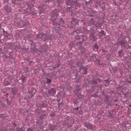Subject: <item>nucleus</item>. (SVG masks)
I'll return each mask as SVG.
<instances>
[{"label": "nucleus", "mask_w": 131, "mask_h": 131, "mask_svg": "<svg viewBox=\"0 0 131 131\" xmlns=\"http://www.w3.org/2000/svg\"><path fill=\"white\" fill-rule=\"evenodd\" d=\"M126 36L124 35V33H122L121 35L119 36L118 41L116 43V46L120 45L123 49H126L127 41H126Z\"/></svg>", "instance_id": "obj_1"}, {"label": "nucleus", "mask_w": 131, "mask_h": 131, "mask_svg": "<svg viewBox=\"0 0 131 131\" xmlns=\"http://www.w3.org/2000/svg\"><path fill=\"white\" fill-rule=\"evenodd\" d=\"M80 87L78 84H76L74 86V94H75L78 97V99H83L84 98V95H82L80 94Z\"/></svg>", "instance_id": "obj_2"}, {"label": "nucleus", "mask_w": 131, "mask_h": 131, "mask_svg": "<svg viewBox=\"0 0 131 131\" xmlns=\"http://www.w3.org/2000/svg\"><path fill=\"white\" fill-rule=\"evenodd\" d=\"M98 81L99 82L98 83H100V82L101 81V80L98 77L93 78V80L92 81V85H97V84H98Z\"/></svg>", "instance_id": "obj_3"}, {"label": "nucleus", "mask_w": 131, "mask_h": 131, "mask_svg": "<svg viewBox=\"0 0 131 131\" xmlns=\"http://www.w3.org/2000/svg\"><path fill=\"white\" fill-rule=\"evenodd\" d=\"M57 17H58V14H54L53 15V16L51 17V20L52 22H53L54 25H57L58 23H57Z\"/></svg>", "instance_id": "obj_4"}, {"label": "nucleus", "mask_w": 131, "mask_h": 131, "mask_svg": "<svg viewBox=\"0 0 131 131\" xmlns=\"http://www.w3.org/2000/svg\"><path fill=\"white\" fill-rule=\"evenodd\" d=\"M52 39V36L50 34H45L44 35V41H48V40H50Z\"/></svg>", "instance_id": "obj_5"}, {"label": "nucleus", "mask_w": 131, "mask_h": 131, "mask_svg": "<svg viewBox=\"0 0 131 131\" xmlns=\"http://www.w3.org/2000/svg\"><path fill=\"white\" fill-rule=\"evenodd\" d=\"M96 58L97 55L96 54H94L92 56H90L89 58H88V62H94V59H96Z\"/></svg>", "instance_id": "obj_6"}, {"label": "nucleus", "mask_w": 131, "mask_h": 131, "mask_svg": "<svg viewBox=\"0 0 131 131\" xmlns=\"http://www.w3.org/2000/svg\"><path fill=\"white\" fill-rule=\"evenodd\" d=\"M45 33H38L36 35V38H37V39H38V40H39V39H42V37H43Z\"/></svg>", "instance_id": "obj_7"}, {"label": "nucleus", "mask_w": 131, "mask_h": 131, "mask_svg": "<svg viewBox=\"0 0 131 131\" xmlns=\"http://www.w3.org/2000/svg\"><path fill=\"white\" fill-rule=\"evenodd\" d=\"M48 95H54V94H55L56 93V89L51 88L48 91Z\"/></svg>", "instance_id": "obj_8"}, {"label": "nucleus", "mask_w": 131, "mask_h": 131, "mask_svg": "<svg viewBox=\"0 0 131 131\" xmlns=\"http://www.w3.org/2000/svg\"><path fill=\"white\" fill-rule=\"evenodd\" d=\"M49 129H50L51 131L56 130V129H57V125L49 124Z\"/></svg>", "instance_id": "obj_9"}, {"label": "nucleus", "mask_w": 131, "mask_h": 131, "mask_svg": "<svg viewBox=\"0 0 131 131\" xmlns=\"http://www.w3.org/2000/svg\"><path fill=\"white\" fill-rule=\"evenodd\" d=\"M23 27H27L29 25V21L26 20L22 21Z\"/></svg>", "instance_id": "obj_10"}, {"label": "nucleus", "mask_w": 131, "mask_h": 131, "mask_svg": "<svg viewBox=\"0 0 131 131\" xmlns=\"http://www.w3.org/2000/svg\"><path fill=\"white\" fill-rule=\"evenodd\" d=\"M94 63H95V65H98V66H102V63L101 62V60H100V59H96L94 61Z\"/></svg>", "instance_id": "obj_11"}, {"label": "nucleus", "mask_w": 131, "mask_h": 131, "mask_svg": "<svg viewBox=\"0 0 131 131\" xmlns=\"http://www.w3.org/2000/svg\"><path fill=\"white\" fill-rule=\"evenodd\" d=\"M28 8L31 9L33 6H34V0H33L31 2H29L27 4Z\"/></svg>", "instance_id": "obj_12"}, {"label": "nucleus", "mask_w": 131, "mask_h": 131, "mask_svg": "<svg viewBox=\"0 0 131 131\" xmlns=\"http://www.w3.org/2000/svg\"><path fill=\"white\" fill-rule=\"evenodd\" d=\"M84 41V39L82 38V41H78L76 43V46H77V47H79V48H81V46H82V42Z\"/></svg>", "instance_id": "obj_13"}, {"label": "nucleus", "mask_w": 131, "mask_h": 131, "mask_svg": "<svg viewBox=\"0 0 131 131\" xmlns=\"http://www.w3.org/2000/svg\"><path fill=\"white\" fill-rule=\"evenodd\" d=\"M4 9L6 12H8V13H10L11 12L12 9L11 8V7L9 6V5H6L4 7Z\"/></svg>", "instance_id": "obj_14"}, {"label": "nucleus", "mask_w": 131, "mask_h": 131, "mask_svg": "<svg viewBox=\"0 0 131 131\" xmlns=\"http://www.w3.org/2000/svg\"><path fill=\"white\" fill-rule=\"evenodd\" d=\"M40 119L43 120V119H46L47 118V114L46 113H42L39 116Z\"/></svg>", "instance_id": "obj_15"}, {"label": "nucleus", "mask_w": 131, "mask_h": 131, "mask_svg": "<svg viewBox=\"0 0 131 131\" xmlns=\"http://www.w3.org/2000/svg\"><path fill=\"white\" fill-rule=\"evenodd\" d=\"M26 12L28 13V15H36V13L34 12L33 11H31V10L30 9H27L26 10Z\"/></svg>", "instance_id": "obj_16"}, {"label": "nucleus", "mask_w": 131, "mask_h": 131, "mask_svg": "<svg viewBox=\"0 0 131 131\" xmlns=\"http://www.w3.org/2000/svg\"><path fill=\"white\" fill-rule=\"evenodd\" d=\"M12 93L13 95H17V93H18V89L16 88H12Z\"/></svg>", "instance_id": "obj_17"}, {"label": "nucleus", "mask_w": 131, "mask_h": 131, "mask_svg": "<svg viewBox=\"0 0 131 131\" xmlns=\"http://www.w3.org/2000/svg\"><path fill=\"white\" fill-rule=\"evenodd\" d=\"M73 0H67L66 5L67 6H72L73 5Z\"/></svg>", "instance_id": "obj_18"}, {"label": "nucleus", "mask_w": 131, "mask_h": 131, "mask_svg": "<svg viewBox=\"0 0 131 131\" xmlns=\"http://www.w3.org/2000/svg\"><path fill=\"white\" fill-rule=\"evenodd\" d=\"M39 52H40V53H45L47 52V49H46V46L43 45L42 46H41V49L39 50Z\"/></svg>", "instance_id": "obj_19"}, {"label": "nucleus", "mask_w": 131, "mask_h": 131, "mask_svg": "<svg viewBox=\"0 0 131 131\" xmlns=\"http://www.w3.org/2000/svg\"><path fill=\"white\" fill-rule=\"evenodd\" d=\"M81 70L83 72V74H86L88 73V68L86 67H82L81 68Z\"/></svg>", "instance_id": "obj_20"}, {"label": "nucleus", "mask_w": 131, "mask_h": 131, "mask_svg": "<svg viewBox=\"0 0 131 131\" xmlns=\"http://www.w3.org/2000/svg\"><path fill=\"white\" fill-rule=\"evenodd\" d=\"M12 3L13 5H19L21 4V0H12Z\"/></svg>", "instance_id": "obj_21"}, {"label": "nucleus", "mask_w": 131, "mask_h": 131, "mask_svg": "<svg viewBox=\"0 0 131 131\" xmlns=\"http://www.w3.org/2000/svg\"><path fill=\"white\" fill-rule=\"evenodd\" d=\"M85 126L88 129H93V125H92L90 123L85 124Z\"/></svg>", "instance_id": "obj_22"}, {"label": "nucleus", "mask_w": 131, "mask_h": 131, "mask_svg": "<svg viewBox=\"0 0 131 131\" xmlns=\"http://www.w3.org/2000/svg\"><path fill=\"white\" fill-rule=\"evenodd\" d=\"M30 93L31 95H35L36 94V90L34 88H32L30 91Z\"/></svg>", "instance_id": "obj_23"}, {"label": "nucleus", "mask_w": 131, "mask_h": 131, "mask_svg": "<svg viewBox=\"0 0 131 131\" xmlns=\"http://www.w3.org/2000/svg\"><path fill=\"white\" fill-rule=\"evenodd\" d=\"M105 35H106V33H105V31L101 30V32H99V36H100V37H102V36H104Z\"/></svg>", "instance_id": "obj_24"}, {"label": "nucleus", "mask_w": 131, "mask_h": 131, "mask_svg": "<svg viewBox=\"0 0 131 131\" xmlns=\"http://www.w3.org/2000/svg\"><path fill=\"white\" fill-rule=\"evenodd\" d=\"M99 49V46H98V44H95L93 46V51L95 52H98V50Z\"/></svg>", "instance_id": "obj_25"}, {"label": "nucleus", "mask_w": 131, "mask_h": 131, "mask_svg": "<svg viewBox=\"0 0 131 131\" xmlns=\"http://www.w3.org/2000/svg\"><path fill=\"white\" fill-rule=\"evenodd\" d=\"M73 4L75 7H78V6H79V3H78V0H74Z\"/></svg>", "instance_id": "obj_26"}, {"label": "nucleus", "mask_w": 131, "mask_h": 131, "mask_svg": "<svg viewBox=\"0 0 131 131\" xmlns=\"http://www.w3.org/2000/svg\"><path fill=\"white\" fill-rule=\"evenodd\" d=\"M108 117L111 119H112V118H114V114L113 113H112V112L110 111L108 112Z\"/></svg>", "instance_id": "obj_27"}, {"label": "nucleus", "mask_w": 131, "mask_h": 131, "mask_svg": "<svg viewBox=\"0 0 131 131\" xmlns=\"http://www.w3.org/2000/svg\"><path fill=\"white\" fill-rule=\"evenodd\" d=\"M103 82H105V83L104 84L105 86H108L109 84L110 83V81H109V80L108 79L104 80L103 81Z\"/></svg>", "instance_id": "obj_28"}, {"label": "nucleus", "mask_w": 131, "mask_h": 131, "mask_svg": "<svg viewBox=\"0 0 131 131\" xmlns=\"http://www.w3.org/2000/svg\"><path fill=\"white\" fill-rule=\"evenodd\" d=\"M16 131H25V127H17L16 128Z\"/></svg>", "instance_id": "obj_29"}, {"label": "nucleus", "mask_w": 131, "mask_h": 131, "mask_svg": "<svg viewBox=\"0 0 131 131\" xmlns=\"http://www.w3.org/2000/svg\"><path fill=\"white\" fill-rule=\"evenodd\" d=\"M48 107V104L46 103H42L40 106L39 107L41 108H47Z\"/></svg>", "instance_id": "obj_30"}, {"label": "nucleus", "mask_w": 131, "mask_h": 131, "mask_svg": "<svg viewBox=\"0 0 131 131\" xmlns=\"http://www.w3.org/2000/svg\"><path fill=\"white\" fill-rule=\"evenodd\" d=\"M1 131H10L8 130V128L5 126H2L0 129Z\"/></svg>", "instance_id": "obj_31"}, {"label": "nucleus", "mask_w": 131, "mask_h": 131, "mask_svg": "<svg viewBox=\"0 0 131 131\" xmlns=\"http://www.w3.org/2000/svg\"><path fill=\"white\" fill-rule=\"evenodd\" d=\"M46 83L47 84H50V83H52V80L49 78H46Z\"/></svg>", "instance_id": "obj_32"}, {"label": "nucleus", "mask_w": 131, "mask_h": 131, "mask_svg": "<svg viewBox=\"0 0 131 131\" xmlns=\"http://www.w3.org/2000/svg\"><path fill=\"white\" fill-rule=\"evenodd\" d=\"M73 103L75 106V105L77 106V104H78V99H77V98H75L73 100Z\"/></svg>", "instance_id": "obj_33"}, {"label": "nucleus", "mask_w": 131, "mask_h": 131, "mask_svg": "<svg viewBox=\"0 0 131 131\" xmlns=\"http://www.w3.org/2000/svg\"><path fill=\"white\" fill-rule=\"evenodd\" d=\"M38 9H39L40 11H41L39 12V14H41V13H43V10H42V5H40L38 6Z\"/></svg>", "instance_id": "obj_34"}, {"label": "nucleus", "mask_w": 131, "mask_h": 131, "mask_svg": "<svg viewBox=\"0 0 131 131\" xmlns=\"http://www.w3.org/2000/svg\"><path fill=\"white\" fill-rule=\"evenodd\" d=\"M10 83L8 81H5L4 83V86H7V85H10Z\"/></svg>", "instance_id": "obj_35"}, {"label": "nucleus", "mask_w": 131, "mask_h": 131, "mask_svg": "<svg viewBox=\"0 0 131 131\" xmlns=\"http://www.w3.org/2000/svg\"><path fill=\"white\" fill-rule=\"evenodd\" d=\"M109 99H110V96L109 95H105V100L106 101V102H109Z\"/></svg>", "instance_id": "obj_36"}, {"label": "nucleus", "mask_w": 131, "mask_h": 131, "mask_svg": "<svg viewBox=\"0 0 131 131\" xmlns=\"http://www.w3.org/2000/svg\"><path fill=\"white\" fill-rule=\"evenodd\" d=\"M72 11V7H67V11L69 13H70Z\"/></svg>", "instance_id": "obj_37"}, {"label": "nucleus", "mask_w": 131, "mask_h": 131, "mask_svg": "<svg viewBox=\"0 0 131 131\" xmlns=\"http://www.w3.org/2000/svg\"><path fill=\"white\" fill-rule=\"evenodd\" d=\"M77 66L78 67H79L81 69V68H82V63H81V62H77Z\"/></svg>", "instance_id": "obj_38"}, {"label": "nucleus", "mask_w": 131, "mask_h": 131, "mask_svg": "<svg viewBox=\"0 0 131 131\" xmlns=\"http://www.w3.org/2000/svg\"><path fill=\"white\" fill-rule=\"evenodd\" d=\"M89 24H95V20H94V19L91 18V19L89 20Z\"/></svg>", "instance_id": "obj_39"}, {"label": "nucleus", "mask_w": 131, "mask_h": 131, "mask_svg": "<svg viewBox=\"0 0 131 131\" xmlns=\"http://www.w3.org/2000/svg\"><path fill=\"white\" fill-rule=\"evenodd\" d=\"M0 118H2V119H5V118H6V117L5 116V114H1Z\"/></svg>", "instance_id": "obj_40"}, {"label": "nucleus", "mask_w": 131, "mask_h": 131, "mask_svg": "<svg viewBox=\"0 0 131 131\" xmlns=\"http://www.w3.org/2000/svg\"><path fill=\"white\" fill-rule=\"evenodd\" d=\"M2 106V107H5V104H4V103H3V100H1L0 99V107L1 106Z\"/></svg>", "instance_id": "obj_41"}, {"label": "nucleus", "mask_w": 131, "mask_h": 131, "mask_svg": "<svg viewBox=\"0 0 131 131\" xmlns=\"http://www.w3.org/2000/svg\"><path fill=\"white\" fill-rule=\"evenodd\" d=\"M81 52H82V54H84V53H85V49L84 48H82L81 49Z\"/></svg>", "instance_id": "obj_42"}, {"label": "nucleus", "mask_w": 131, "mask_h": 131, "mask_svg": "<svg viewBox=\"0 0 131 131\" xmlns=\"http://www.w3.org/2000/svg\"><path fill=\"white\" fill-rule=\"evenodd\" d=\"M30 42L31 43V46H32L33 47H35V43L33 42V40H30Z\"/></svg>", "instance_id": "obj_43"}, {"label": "nucleus", "mask_w": 131, "mask_h": 131, "mask_svg": "<svg viewBox=\"0 0 131 131\" xmlns=\"http://www.w3.org/2000/svg\"><path fill=\"white\" fill-rule=\"evenodd\" d=\"M6 102H7L8 105H11V101H10V100H9V98H7L6 99Z\"/></svg>", "instance_id": "obj_44"}, {"label": "nucleus", "mask_w": 131, "mask_h": 131, "mask_svg": "<svg viewBox=\"0 0 131 131\" xmlns=\"http://www.w3.org/2000/svg\"><path fill=\"white\" fill-rule=\"evenodd\" d=\"M126 124H126V123H123L122 124V127H124V128H126L127 127V126H126Z\"/></svg>", "instance_id": "obj_45"}, {"label": "nucleus", "mask_w": 131, "mask_h": 131, "mask_svg": "<svg viewBox=\"0 0 131 131\" xmlns=\"http://www.w3.org/2000/svg\"><path fill=\"white\" fill-rule=\"evenodd\" d=\"M92 97H94V98H98V97H99V95H98V94H93L92 95Z\"/></svg>", "instance_id": "obj_46"}, {"label": "nucleus", "mask_w": 131, "mask_h": 131, "mask_svg": "<svg viewBox=\"0 0 131 131\" xmlns=\"http://www.w3.org/2000/svg\"><path fill=\"white\" fill-rule=\"evenodd\" d=\"M92 38H93V41H96V37H95V35L94 34H93L92 35Z\"/></svg>", "instance_id": "obj_47"}, {"label": "nucleus", "mask_w": 131, "mask_h": 131, "mask_svg": "<svg viewBox=\"0 0 131 131\" xmlns=\"http://www.w3.org/2000/svg\"><path fill=\"white\" fill-rule=\"evenodd\" d=\"M30 119V117H28L26 118V122H29V120Z\"/></svg>", "instance_id": "obj_48"}, {"label": "nucleus", "mask_w": 131, "mask_h": 131, "mask_svg": "<svg viewBox=\"0 0 131 131\" xmlns=\"http://www.w3.org/2000/svg\"><path fill=\"white\" fill-rule=\"evenodd\" d=\"M122 53V50H121L120 51H119L118 53V54H119V56H121Z\"/></svg>", "instance_id": "obj_49"}, {"label": "nucleus", "mask_w": 131, "mask_h": 131, "mask_svg": "<svg viewBox=\"0 0 131 131\" xmlns=\"http://www.w3.org/2000/svg\"><path fill=\"white\" fill-rule=\"evenodd\" d=\"M126 82H128V83H131V81L129 78H127Z\"/></svg>", "instance_id": "obj_50"}, {"label": "nucleus", "mask_w": 131, "mask_h": 131, "mask_svg": "<svg viewBox=\"0 0 131 131\" xmlns=\"http://www.w3.org/2000/svg\"><path fill=\"white\" fill-rule=\"evenodd\" d=\"M84 82L85 83L86 85H89V81L88 80H85Z\"/></svg>", "instance_id": "obj_51"}, {"label": "nucleus", "mask_w": 131, "mask_h": 131, "mask_svg": "<svg viewBox=\"0 0 131 131\" xmlns=\"http://www.w3.org/2000/svg\"><path fill=\"white\" fill-rule=\"evenodd\" d=\"M27 131H33V128H28Z\"/></svg>", "instance_id": "obj_52"}, {"label": "nucleus", "mask_w": 131, "mask_h": 131, "mask_svg": "<svg viewBox=\"0 0 131 131\" xmlns=\"http://www.w3.org/2000/svg\"><path fill=\"white\" fill-rule=\"evenodd\" d=\"M36 112H37V113H38V114H40L41 111L40 110H36Z\"/></svg>", "instance_id": "obj_53"}, {"label": "nucleus", "mask_w": 131, "mask_h": 131, "mask_svg": "<svg viewBox=\"0 0 131 131\" xmlns=\"http://www.w3.org/2000/svg\"><path fill=\"white\" fill-rule=\"evenodd\" d=\"M21 49L23 50V51H26V48H25V47H23L21 48Z\"/></svg>", "instance_id": "obj_54"}, {"label": "nucleus", "mask_w": 131, "mask_h": 131, "mask_svg": "<svg viewBox=\"0 0 131 131\" xmlns=\"http://www.w3.org/2000/svg\"><path fill=\"white\" fill-rule=\"evenodd\" d=\"M4 58L5 59H8V58H10V55L7 56V55H5Z\"/></svg>", "instance_id": "obj_55"}, {"label": "nucleus", "mask_w": 131, "mask_h": 131, "mask_svg": "<svg viewBox=\"0 0 131 131\" xmlns=\"http://www.w3.org/2000/svg\"><path fill=\"white\" fill-rule=\"evenodd\" d=\"M108 94H114V91H111V92H108Z\"/></svg>", "instance_id": "obj_56"}, {"label": "nucleus", "mask_w": 131, "mask_h": 131, "mask_svg": "<svg viewBox=\"0 0 131 131\" xmlns=\"http://www.w3.org/2000/svg\"><path fill=\"white\" fill-rule=\"evenodd\" d=\"M3 32H4V34H8L7 32V31H5V29H3Z\"/></svg>", "instance_id": "obj_57"}, {"label": "nucleus", "mask_w": 131, "mask_h": 131, "mask_svg": "<svg viewBox=\"0 0 131 131\" xmlns=\"http://www.w3.org/2000/svg\"><path fill=\"white\" fill-rule=\"evenodd\" d=\"M6 37H9V36H10V33H8V34H6Z\"/></svg>", "instance_id": "obj_58"}, {"label": "nucleus", "mask_w": 131, "mask_h": 131, "mask_svg": "<svg viewBox=\"0 0 131 131\" xmlns=\"http://www.w3.org/2000/svg\"><path fill=\"white\" fill-rule=\"evenodd\" d=\"M12 125H13L14 128H15V127H16V126H17V125L15 123H13Z\"/></svg>", "instance_id": "obj_59"}, {"label": "nucleus", "mask_w": 131, "mask_h": 131, "mask_svg": "<svg viewBox=\"0 0 131 131\" xmlns=\"http://www.w3.org/2000/svg\"><path fill=\"white\" fill-rule=\"evenodd\" d=\"M58 67H60V64H57L56 65L55 68H58Z\"/></svg>", "instance_id": "obj_60"}, {"label": "nucleus", "mask_w": 131, "mask_h": 131, "mask_svg": "<svg viewBox=\"0 0 131 131\" xmlns=\"http://www.w3.org/2000/svg\"><path fill=\"white\" fill-rule=\"evenodd\" d=\"M50 116L51 117H54V116H55V115L54 114H50Z\"/></svg>", "instance_id": "obj_61"}, {"label": "nucleus", "mask_w": 131, "mask_h": 131, "mask_svg": "<svg viewBox=\"0 0 131 131\" xmlns=\"http://www.w3.org/2000/svg\"><path fill=\"white\" fill-rule=\"evenodd\" d=\"M76 82L77 83H78V82H79V79H77L76 80Z\"/></svg>", "instance_id": "obj_62"}, {"label": "nucleus", "mask_w": 131, "mask_h": 131, "mask_svg": "<svg viewBox=\"0 0 131 131\" xmlns=\"http://www.w3.org/2000/svg\"><path fill=\"white\" fill-rule=\"evenodd\" d=\"M74 109V110H76V111H78V109H79V107H76Z\"/></svg>", "instance_id": "obj_63"}, {"label": "nucleus", "mask_w": 131, "mask_h": 131, "mask_svg": "<svg viewBox=\"0 0 131 131\" xmlns=\"http://www.w3.org/2000/svg\"><path fill=\"white\" fill-rule=\"evenodd\" d=\"M5 97H6V98H8V97H9V94H8V93L6 94Z\"/></svg>", "instance_id": "obj_64"}]
</instances>
